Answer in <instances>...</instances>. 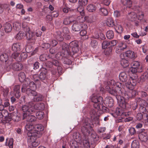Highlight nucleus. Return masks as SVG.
<instances>
[{
  "mask_svg": "<svg viewBox=\"0 0 148 148\" xmlns=\"http://www.w3.org/2000/svg\"><path fill=\"white\" fill-rule=\"evenodd\" d=\"M27 133V139L32 140L41 136L44 130L43 126L41 124H37L34 126L30 124H27L25 126Z\"/></svg>",
  "mask_w": 148,
  "mask_h": 148,
  "instance_id": "nucleus-1",
  "label": "nucleus"
},
{
  "mask_svg": "<svg viewBox=\"0 0 148 148\" xmlns=\"http://www.w3.org/2000/svg\"><path fill=\"white\" fill-rule=\"evenodd\" d=\"M92 126L90 123L88 122L86 120H85L83 124V126L81 128V131L83 134L85 136H88L90 134V132H92L91 136L95 140H98L99 138L93 131Z\"/></svg>",
  "mask_w": 148,
  "mask_h": 148,
  "instance_id": "nucleus-2",
  "label": "nucleus"
},
{
  "mask_svg": "<svg viewBox=\"0 0 148 148\" xmlns=\"http://www.w3.org/2000/svg\"><path fill=\"white\" fill-rule=\"evenodd\" d=\"M21 109L23 112L22 116L23 120L25 119L27 115L32 114L35 112L34 104L32 102H29L26 105L23 106Z\"/></svg>",
  "mask_w": 148,
  "mask_h": 148,
  "instance_id": "nucleus-3",
  "label": "nucleus"
},
{
  "mask_svg": "<svg viewBox=\"0 0 148 148\" xmlns=\"http://www.w3.org/2000/svg\"><path fill=\"white\" fill-rule=\"evenodd\" d=\"M62 51L57 53L55 56L56 59L61 60L64 57H67L71 54L69 50L68 45L65 42H62Z\"/></svg>",
  "mask_w": 148,
  "mask_h": 148,
  "instance_id": "nucleus-4",
  "label": "nucleus"
},
{
  "mask_svg": "<svg viewBox=\"0 0 148 148\" xmlns=\"http://www.w3.org/2000/svg\"><path fill=\"white\" fill-rule=\"evenodd\" d=\"M13 60L12 58H10L7 62V70L9 71L11 69L15 71H18L21 70L23 68V65L21 63H12Z\"/></svg>",
  "mask_w": 148,
  "mask_h": 148,
  "instance_id": "nucleus-5",
  "label": "nucleus"
},
{
  "mask_svg": "<svg viewBox=\"0 0 148 148\" xmlns=\"http://www.w3.org/2000/svg\"><path fill=\"white\" fill-rule=\"evenodd\" d=\"M69 50L70 52L69 56H73L75 54L77 53L79 51L78 42L74 41L71 42L68 45Z\"/></svg>",
  "mask_w": 148,
  "mask_h": 148,
  "instance_id": "nucleus-6",
  "label": "nucleus"
},
{
  "mask_svg": "<svg viewBox=\"0 0 148 148\" xmlns=\"http://www.w3.org/2000/svg\"><path fill=\"white\" fill-rule=\"evenodd\" d=\"M92 101L94 103L93 106L97 110H100V106H102L103 103V99L102 97L94 96L91 99Z\"/></svg>",
  "mask_w": 148,
  "mask_h": 148,
  "instance_id": "nucleus-7",
  "label": "nucleus"
},
{
  "mask_svg": "<svg viewBox=\"0 0 148 148\" xmlns=\"http://www.w3.org/2000/svg\"><path fill=\"white\" fill-rule=\"evenodd\" d=\"M105 88L106 90L108 91L110 94L115 96L116 99L117 97L121 95L123 96V92H122L119 90H117L116 89H111L110 87L108 86H106L105 87Z\"/></svg>",
  "mask_w": 148,
  "mask_h": 148,
  "instance_id": "nucleus-8",
  "label": "nucleus"
},
{
  "mask_svg": "<svg viewBox=\"0 0 148 148\" xmlns=\"http://www.w3.org/2000/svg\"><path fill=\"white\" fill-rule=\"evenodd\" d=\"M137 94V92L135 90H130L125 92H123V95L127 99H132L134 98Z\"/></svg>",
  "mask_w": 148,
  "mask_h": 148,
  "instance_id": "nucleus-9",
  "label": "nucleus"
},
{
  "mask_svg": "<svg viewBox=\"0 0 148 148\" xmlns=\"http://www.w3.org/2000/svg\"><path fill=\"white\" fill-rule=\"evenodd\" d=\"M117 99L119 102V106L123 109H125L126 108L127 103L123 96H119L117 97Z\"/></svg>",
  "mask_w": 148,
  "mask_h": 148,
  "instance_id": "nucleus-10",
  "label": "nucleus"
},
{
  "mask_svg": "<svg viewBox=\"0 0 148 148\" xmlns=\"http://www.w3.org/2000/svg\"><path fill=\"white\" fill-rule=\"evenodd\" d=\"M104 103L105 106L111 108L113 106L114 101L111 97H108L105 99Z\"/></svg>",
  "mask_w": 148,
  "mask_h": 148,
  "instance_id": "nucleus-11",
  "label": "nucleus"
},
{
  "mask_svg": "<svg viewBox=\"0 0 148 148\" xmlns=\"http://www.w3.org/2000/svg\"><path fill=\"white\" fill-rule=\"evenodd\" d=\"M11 115L12 120L15 122H17L21 119V114L17 112H13L11 113Z\"/></svg>",
  "mask_w": 148,
  "mask_h": 148,
  "instance_id": "nucleus-12",
  "label": "nucleus"
},
{
  "mask_svg": "<svg viewBox=\"0 0 148 148\" xmlns=\"http://www.w3.org/2000/svg\"><path fill=\"white\" fill-rule=\"evenodd\" d=\"M139 139L142 142H146L148 139L147 135L146 133H140L138 135Z\"/></svg>",
  "mask_w": 148,
  "mask_h": 148,
  "instance_id": "nucleus-13",
  "label": "nucleus"
},
{
  "mask_svg": "<svg viewBox=\"0 0 148 148\" xmlns=\"http://www.w3.org/2000/svg\"><path fill=\"white\" fill-rule=\"evenodd\" d=\"M128 19L131 21H135L137 19V14L134 12H131L128 14L127 16Z\"/></svg>",
  "mask_w": 148,
  "mask_h": 148,
  "instance_id": "nucleus-14",
  "label": "nucleus"
},
{
  "mask_svg": "<svg viewBox=\"0 0 148 148\" xmlns=\"http://www.w3.org/2000/svg\"><path fill=\"white\" fill-rule=\"evenodd\" d=\"M119 78L121 81L125 82L128 79L127 75L125 72H122L119 75Z\"/></svg>",
  "mask_w": 148,
  "mask_h": 148,
  "instance_id": "nucleus-15",
  "label": "nucleus"
},
{
  "mask_svg": "<svg viewBox=\"0 0 148 148\" xmlns=\"http://www.w3.org/2000/svg\"><path fill=\"white\" fill-rule=\"evenodd\" d=\"M8 58V56L6 53H4L1 55L0 57V59L1 60L4 62H5V63L6 66L5 67L7 68V66L8 65L7 62H8V60L10 59Z\"/></svg>",
  "mask_w": 148,
  "mask_h": 148,
  "instance_id": "nucleus-16",
  "label": "nucleus"
},
{
  "mask_svg": "<svg viewBox=\"0 0 148 148\" xmlns=\"http://www.w3.org/2000/svg\"><path fill=\"white\" fill-rule=\"evenodd\" d=\"M131 66L135 68L136 69H138V70H142V72L143 71L142 66L140 65L139 62L138 61H133L131 63Z\"/></svg>",
  "mask_w": 148,
  "mask_h": 148,
  "instance_id": "nucleus-17",
  "label": "nucleus"
},
{
  "mask_svg": "<svg viewBox=\"0 0 148 148\" xmlns=\"http://www.w3.org/2000/svg\"><path fill=\"white\" fill-rule=\"evenodd\" d=\"M34 108L35 110V109L42 110L44 109L45 108V105L44 103H37L35 105H34Z\"/></svg>",
  "mask_w": 148,
  "mask_h": 148,
  "instance_id": "nucleus-18",
  "label": "nucleus"
},
{
  "mask_svg": "<svg viewBox=\"0 0 148 148\" xmlns=\"http://www.w3.org/2000/svg\"><path fill=\"white\" fill-rule=\"evenodd\" d=\"M26 118L27 119V121L29 123H32L35 121L36 120V118L34 116L32 115H27Z\"/></svg>",
  "mask_w": 148,
  "mask_h": 148,
  "instance_id": "nucleus-19",
  "label": "nucleus"
},
{
  "mask_svg": "<svg viewBox=\"0 0 148 148\" xmlns=\"http://www.w3.org/2000/svg\"><path fill=\"white\" fill-rule=\"evenodd\" d=\"M97 7L95 5L93 4H89L86 7L87 10L90 12H93L95 11Z\"/></svg>",
  "mask_w": 148,
  "mask_h": 148,
  "instance_id": "nucleus-20",
  "label": "nucleus"
},
{
  "mask_svg": "<svg viewBox=\"0 0 148 148\" xmlns=\"http://www.w3.org/2000/svg\"><path fill=\"white\" fill-rule=\"evenodd\" d=\"M12 50L14 51H20L21 50V46L19 43L14 44L12 47Z\"/></svg>",
  "mask_w": 148,
  "mask_h": 148,
  "instance_id": "nucleus-21",
  "label": "nucleus"
},
{
  "mask_svg": "<svg viewBox=\"0 0 148 148\" xmlns=\"http://www.w3.org/2000/svg\"><path fill=\"white\" fill-rule=\"evenodd\" d=\"M72 27V30L75 32L79 31L80 30V25L76 21H75V22L74 23Z\"/></svg>",
  "mask_w": 148,
  "mask_h": 148,
  "instance_id": "nucleus-22",
  "label": "nucleus"
},
{
  "mask_svg": "<svg viewBox=\"0 0 148 148\" xmlns=\"http://www.w3.org/2000/svg\"><path fill=\"white\" fill-rule=\"evenodd\" d=\"M12 58H14L18 62L21 61L20 54L19 53H13L12 55Z\"/></svg>",
  "mask_w": 148,
  "mask_h": 148,
  "instance_id": "nucleus-23",
  "label": "nucleus"
},
{
  "mask_svg": "<svg viewBox=\"0 0 148 148\" xmlns=\"http://www.w3.org/2000/svg\"><path fill=\"white\" fill-rule=\"evenodd\" d=\"M116 113L118 116L125 115L126 116L127 115H129L128 113L127 112H123L121 108H117L116 110Z\"/></svg>",
  "mask_w": 148,
  "mask_h": 148,
  "instance_id": "nucleus-24",
  "label": "nucleus"
},
{
  "mask_svg": "<svg viewBox=\"0 0 148 148\" xmlns=\"http://www.w3.org/2000/svg\"><path fill=\"white\" fill-rule=\"evenodd\" d=\"M26 37L27 40H31L32 42H33L34 41L33 36L34 34L32 33L31 31L26 33Z\"/></svg>",
  "mask_w": 148,
  "mask_h": 148,
  "instance_id": "nucleus-25",
  "label": "nucleus"
},
{
  "mask_svg": "<svg viewBox=\"0 0 148 148\" xmlns=\"http://www.w3.org/2000/svg\"><path fill=\"white\" fill-rule=\"evenodd\" d=\"M133 80L132 79V83L131 82H128L125 83V85L127 88L130 90H133L134 88V86L136 85L135 83L134 82Z\"/></svg>",
  "mask_w": 148,
  "mask_h": 148,
  "instance_id": "nucleus-26",
  "label": "nucleus"
},
{
  "mask_svg": "<svg viewBox=\"0 0 148 148\" xmlns=\"http://www.w3.org/2000/svg\"><path fill=\"white\" fill-rule=\"evenodd\" d=\"M121 3L124 5L128 8H130L132 5V1L131 0H125Z\"/></svg>",
  "mask_w": 148,
  "mask_h": 148,
  "instance_id": "nucleus-27",
  "label": "nucleus"
},
{
  "mask_svg": "<svg viewBox=\"0 0 148 148\" xmlns=\"http://www.w3.org/2000/svg\"><path fill=\"white\" fill-rule=\"evenodd\" d=\"M4 28L5 32L8 33L11 31L12 29V26L10 24L6 23L4 25Z\"/></svg>",
  "mask_w": 148,
  "mask_h": 148,
  "instance_id": "nucleus-28",
  "label": "nucleus"
},
{
  "mask_svg": "<svg viewBox=\"0 0 148 148\" xmlns=\"http://www.w3.org/2000/svg\"><path fill=\"white\" fill-rule=\"evenodd\" d=\"M43 99V97L40 94H37L33 99V100L34 102H39L41 101Z\"/></svg>",
  "mask_w": 148,
  "mask_h": 148,
  "instance_id": "nucleus-29",
  "label": "nucleus"
},
{
  "mask_svg": "<svg viewBox=\"0 0 148 148\" xmlns=\"http://www.w3.org/2000/svg\"><path fill=\"white\" fill-rule=\"evenodd\" d=\"M127 57L130 58H135L136 55L135 53L132 51L129 50L126 51Z\"/></svg>",
  "mask_w": 148,
  "mask_h": 148,
  "instance_id": "nucleus-30",
  "label": "nucleus"
},
{
  "mask_svg": "<svg viewBox=\"0 0 148 148\" xmlns=\"http://www.w3.org/2000/svg\"><path fill=\"white\" fill-rule=\"evenodd\" d=\"M106 25L110 27H113L114 25L113 20L111 18L109 17L107 19L106 22Z\"/></svg>",
  "mask_w": 148,
  "mask_h": 148,
  "instance_id": "nucleus-31",
  "label": "nucleus"
},
{
  "mask_svg": "<svg viewBox=\"0 0 148 148\" xmlns=\"http://www.w3.org/2000/svg\"><path fill=\"white\" fill-rule=\"evenodd\" d=\"M31 89H28L26 92V94L28 95L32 96L34 97L37 95V93L34 90Z\"/></svg>",
  "mask_w": 148,
  "mask_h": 148,
  "instance_id": "nucleus-32",
  "label": "nucleus"
},
{
  "mask_svg": "<svg viewBox=\"0 0 148 148\" xmlns=\"http://www.w3.org/2000/svg\"><path fill=\"white\" fill-rule=\"evenodd\" d=\"M83 143L84 146L86 148H89L90 145V143L88 141L87 138L85 137L83 140Z\"/></svg>",
  "mask_w": 148,
  "mask_h": 148,
  "instance_id": "nucleus-33",
  "label": "nucleus"
},
{
  "mask_svg": "<svg viewBox=\"0 0 148 148\" xmlns=\"http://www.w3.org/2000/svg\"><path fill=\"white\" fill-rule=\"evenodd\" d=\"M13 26L14 29L16 31H19L21 28V25L20 23L18 22H16L13 24Z\"/></svg>",
  "mask_w": 148,
  "mask_h": 148,
  "instance_id": "nucleus-34",
  "label": "nucleus"
},
{
  "mask_svg": "<svg viewBox=\"0 0 148 148\" xmlns=\"http://www.w3.org/2000/svg\"><path fill=\"white\" fill-rule=\"evenodd\" d=\"M18 77L19 81L21 82H23L25 78V73L23 72H21L19 73L18 75Z\"/></svg>",
  "mask_w": 148,
  "mask_h": 148,
  "instance_id": "nucleus-35",
  "label": "nucleus"
},
{
  "mask_svg": "<svg viewBox=\"0 0 148 148\" xmlns=\"http://www.w3.org/2000/svg\"><path fill=\"white\" fill-rule=\"evenodd\" d=\"M106 36L108 39H112L114 38V33L111 30H109L106 33Z\"/></svg>",
  "mask_w": 148,
  "mask_h": 148,
  "instance_id": "nucleus-36",
  "label": "nucleus"
},
{
  "mask_svg": "<svg viewBox=\"0 0 148 148\" xmlns=\"http://www.w3.org/2000/svg\"><path fill=\"white\" fill-rule=\"evenodd\" d=\"M44 66L47 70L49 71L52 69V64L51 62L48 61L45 63Z\"/></svg>",
  "mask_w": 148,
  "mask_h": 148,
  "instance_id": "nucleus-37",
  "label": "nucleus"
},
{
  "mask_svg": "<svg viewBox=\"0 0 148 148\" xmlns=\"http://www.w3.org/2000/svg\"><path fill=\"white\" fill-rule=\"evenodd\" d=\"M39 78L40 81L42 82H43L47 79V74H45L43 73H40L39 75Z\"/></svg>",
  "mask_w": 148,
  "mask_h": 148,
  "instance_id": "nucleus-38",
  "label": "nucleus"
},
{
  "mask_svg": "<svg viewBox=\"0 0 148 148\" xmlns=\"http://www.w3.org/2000/svg\"><path fill=\"white\" fill-rule=\"evenodd\" d=\"M28 89H30L28 88V85L25 83H24L22 85L21 88V91L22 92H26Z\"/></svg>",
  "mask_w": 148,
  "mask_h": 148,
  "instance_id": "nucleus-39",
  "label": "nucleus"
},
{
  "mask_svg": "<svg viewBox=\"0 0 148 148\" xmlns=\"http://www.w3.org/2000/svg\"><path fill=\"white\" fill-rule=\"evenodd\" d=\"M99 12L101 15L104 16H107L108 12L107 9L104 8H101L99 9Z\"/></svg>",
  "mask_w": 148,
  "mask_h": 148,
  "instance_id": "nucleus-40",
  "label": "nucleus"
},
{
  "mask_svg": "<svg viewBox=\"0 0 148 148\" xmlns=\"http://www.w3.org/2000/svg\"><path fill=\"white\" fill-rule=\"evenodd\" d=\"M139 143L136 140H134L131 144L132 148H139Z\"/></svg>",
  "mask_w": 148,
  "mask_h": 148,
  "instance_id": "nucleus-41",
  "label": "nucleus"
},
{
  "mask_svg": "<svg viewBox=\"0 0 148 148\" xmlns=\"http://www.w3.org/2000/svg\"><path fill=\"white\" fill-rule=\"evenodd\" d=\"M44 113L42 111H38L36 113V116L37 118L39 119H42L44 116Z\"/></svg>",
  "mask_w": 148,
  "mask_h": 148,
  "instance_id": "nucleus-42",
  "label": "nucleus"
},
{
  "mask_svg": "<svg viewBox=\"0 0 148 148\" xmlns=\"http://www.w3.org/2000/svg\"><path fill=\"white\" fill-rule=\"evenodd\" d=\"M66 57H64V58L62 59V62L64 64L68 65L71 64L72 63L71 61L70 60L67 58Z\"/></svg>",
  "mask_w": 148,
  "mask_h": 148,
  "instance_id": "nucleus-43",
  "label": "nucleus"
},
{
  "mask_svg": "<svg viewBox=\"0 0 148 148\" xmlns=\"http://www.w3.org/2000/svg\"><path fill=\"white\" fill-rule=\"evenodd\" d=\"M121 64L124 68L126 67L129 65L128 61L126 59L121 60Z\"/></svg>",
  "mask_w": 148,
  "mask_h": 148,
  "instance_id": "nucleus-44",
  "label": "nucleus"
},
{
  "mask_svg": "<svg viewBox=\"0 0 148 148\" xmlns=\"http://www.w3.org/2000/svg\"><path fill=\"white\" fill-rule=\"evenodd\" d=\"M147 106H140L139 108V111L141 113H144L145 112H148V108Z\"/></svg>",
  "mask_w": 148,
  "mask_h": 148,
  "instance_id": "nucleus-45",
  "label": "nucleus"
},
{
  "mask_svg": "<svg viewBox=\"0 0 148 148\" xmlns=\"http://www.w3.org/2000/svg\"><path fill=\"white\" fill-rule=\"evenodd\" d=\"M3 121L4 123H9L12 119V118L11 115V113L8 114V116L4 118Z\"/></svg>",
  "mask_w": 148,
  "mask_h": 148,
  "instance_id": "nucleus-46",
  "label": "nucleus"
},
{
  "mask_svg": "<svg viewBox=\"0 0 148 148\" xmlns=\"http://www.w3.org/2000/svg\"><path fill=\"white\" fill-rule=\"evenodd\" d=\"M78 3L79 5V6L77 8V9L78 11L81 12L83 10L82 6L84 5L82 0H79Z\"/></svg>",
  "mask_w": 148,
  "mask_h": 148,
  "instance_id": "nucleus-47",
  "label": "nucleus"
},
{
  "mask_svg": "<svg viewBox=\"0 0 148 148\" xmlns=\"http://www.w3.org/2000/svg\"><path fill=\"white\" fill-rule=\"evenodd\" d=\"M32 78L36 83H37L38 84L40 83L39 78V76L38 75L34 74L32 75Z\"/></svg>",
  "mask_w": 148,
  "mask_h": 148,
  "instance_id": "nucleus-48",
  "label": "nucleus"
},
{
  "mask_svg": "<svg viewBox=\"0 0 148 148\" xmlns=\"http://www.w3.org/2000/svg\"><path fill=\"white\" fill-rule=\"evenodd\" d=\"M105 84H106V86H108L111 88L112 86H114L115 84V82L114 80H111L108 81L107 82H106Z\"/></svg>",
  "mask_w": 148,
  "mask_h": 148,
  "instance_id": "nucleus-49",
  "label": "nucleus"
},
{
  "mask_svg": "<svg viewBox=\"0 0 148 148\" xmlns=\"http://www.w3.org/2000/svg\"><path fill=\"white\" fill-rule=\"evenodd\" d=\"M56 37L57 40L60 41H62L64 39L62 35L60 32H57L56 35Z\"/></svg>",
  "mask_w": 148,
  "mask_h": 148,
  "instance_id": "nucleus-50",
  "label": "nucleus"
},
{
  "mask_svg": "<svg viewBox=\"0 0 148 148\" xmlns=\"http://www.w3.org/2000/svg\"><path fill=\"white\" fill-rule=\"evenodd\" d=\"M112 47H109L106 48L105 51V54L106 56H109L112 53Z\"/></svg>",
  "mask_w": 148,
  "mask_h": 148,
  "instance_id": "nucleus-51",
  "label": "nucleus"
},
{
  "mask_svg": "<svg viewBox=\"0 0 148 148\" xmlns=\"http://www.w3.org/2000/svg\"><path fill=\"white\" fill-rule=\"evenodd\" d=\"M117 46L123 51L126 49L127 47V45L125 43L122 42L120 43Z\"/></svg>",
  "mask_w": 148,
  "mask_h": 148,
  "instance_id": "nucleus-52",
  "label": "nucleus"
},
{
  "mask_svg": "<svg viewBox=\"0 0 148 148\" xmlns=\"http://www.w3.org/2000/svg\"><path fill=\"white\" fill-rule=\"evenodd\" d=\"M115 29L116 32L118 33H122L123 30V28L121 25H117Z\"/></svg>",
  "mask_w": 148,
  "mask_h": 148,
  "instance_id": "nucleus-53",
  "label": "nucleus"
},
{
  "mask_svg": "<svg viewBox=\"0 0 148 148\" xmlns=\"http://www.w3.org/2000/svg\"><path fill=\"white\" fill-rule=\"evenodd\" d=\"M115 85L116 86L115 89L116 90H119L120 91H121L122 92H123V90L121 88L122 85L121 83L119 82L115 83Z\"/></svg>",
  "mask_w": 148,
  "mask_h": 148,
  "instance_id": "nucleus-54",
  "label": "nucleus"
},
{
  "mask_svg": "<svg viewBox=\"0 0 148 148\" xmlns=\"http://www.w3.org/2000/svg\"><path fill=\"white\" fill-rule=\"evenodd\" d=\"M24 33L22 31L19 32L16 36V38L17 40H20L24 36Z\"/></svg>",
  "mask_w": 148,
  "mask_h": 148,
  "instance_id": "nucleus-55",
  "label": "nucleus"
},
{
  "mask_svg": "<svg viewBox=\"0 0 148 148\" xmlns=\"http://www.w3.org/2000/svg\"><path fill=\"white\" fill-rule=\"evenodd\" d=\"M101 108L100 110L102 111L103 112H109V109L108 108V106H104L103 105V103L102 104V106H101Z\"/></svg>",
  "mask_w": 148,
  "mask_h": 148,
  "instance_id": "nucleus-56",
  "label": "nucleus"
},
{
  "mask_svg": "<svg viewBox=\"0 0 148 148\" xmlns=\"http://www.w3.org/2000/svg\"><path fill=\"white\" fill-rule=\"evenodd\" d=\"M110 45V42L109 41L105 40L103 41L102 43V47L104 49L107 48Z\"/></svg>",
  "mask_w": 148,
  "mask_h": 148,
  "instance_id": "nucleus-57",
  "label": "nucleus"
},
{
  "mask_svg": "<svg viewBox=\"0 0 148 148\" xmlns=\"http://www.w3.org/2000/svg\"><path fill=\"white\" fill-rule=\"evenodd\" d=\"M29 87L31 90H35L36 89V84L32 81L30 82L29 84Z\"/></svg>",
  "mask_w": 148,
  "mask_h": 148,
  "instance_id": "nucleus-58",
  "label": "nucleus"
},
{
  "mask_svg": "<svg viewBox=\"0 0 148 148\" xmlns=\"http://www.w3.org/2000/svg\"><path fill=\"white\" fill-rule=\"evenodd\" d=\"M20 57L21 58V61H23L27 58V54L26 53L23 52L20 54Z\"/></svg>",
  "mask_w": 148,
  "mask_h": 148,
  "instance_id": "nucleus-59",
  "label": "nucleus"
},
{
  "mask_svg": "<svg viewBox=\"0 0 148 148\" xmlns=\"http://www.w3.org/2000/svg\"><path fill=\"white\" fill-rule=\"evenodd\" d=\"M130 70L132 73H136L137 72H142V70H138V69H137L133 67L132 66L130 68Z\"/></svg>",
  "mask_w": 148,
  "mask_h": 148,
  "instance_id": "nucleus-60",
  "label": "nucleus"
},
{
  "mask_svg": "<svg viewBox=\"0 0 148 148\" xmlns=\"http://www.w3.org/2000/svg\"><path fill=\"white\" fill-rule=\"evenodd\" d=\"M22 27L24 31L26 33L30 31L29 27L25 24H23Z\"/></svg>",
  "mask_w": 148,
  "mask_h": 148,
  "instance_id": "nucleus-61",
  "label": "nucleus"
},
{
  "mask_svg": "<svg viewBox=\"0 0 148 148\" xmlns=\"http://www.w3.org/2000/svg\"><path fill=\"white\" fill-rule=\"evenodd\" d=\"M148 77V75L145 73L140 77V80L142 82L145 81Z\"/></svg>",
  "mask_w": 148,
  "mask_h": 148,
  "instance_id": "nucleus-62",
  "label": "nucleus"
},
{
  "mask_svg": "<svg viewBox=\"0 0 148 148\" xmlns=\"http://www.w3.org/2000/svg\"><path fill=\"white\" fill-rule=\"evenodd\" d=\"M98 43L96 40L92 39L91 40L90 45L92 47H95L97 45Z\"/></svg>",
  "mask_w": 148,
  "mask_h": 148,
  "instance_id": "nucleus-63",
  "label": "nucleus"
},
{
  "mask_svg": "<svg viewBox=\"0 0 148 148\" xmlns=\"http://www.w3.org/2000/svg\"><path fill=\"white\" fill-rule=\"evenodd\" d=\"M71 23V21L68 17H67L65 18L63 21V23L65 25H68Z\"/></svg>",
  "mask_w": 148,
  "mask_h": 148,
  "instance_id": "nucleus-64",
  "label": "nucleus"
}]
</instances>
